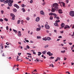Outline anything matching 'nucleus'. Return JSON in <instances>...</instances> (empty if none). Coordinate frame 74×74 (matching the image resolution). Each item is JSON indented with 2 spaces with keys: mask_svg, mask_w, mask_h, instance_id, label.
I'll return each instance as SVG.
<instances>
[{
  "mask_svg": "<svg viewBox=\"0 0 74 74\" xmlns=\"http://www.w3.org/2000/svg\"><path fill=\"white\" fill-rule=\"evenodd\" d=\"M56 18L57 19H59V17H57Z\"/></svg>",
  "mask_w": 74,
  "mask_h": 74,
  "instance_id": "nucleus-53",
  "label": "nucleus"
},
{
  "mask_svg": "<svg viewBox=\"0 0 74 74\" xmlns=\"http://www.w3.org/2000/svg\"><path fill=\"white\" fill-rule=\"evenodd\" d=\"M13 11H14V12H16L17 11V10L15 8L13 9Z\"/></svg>",
  "mask_w": 74,
  "mask_h": 74,
  "instance_id": "nucleus-16",
  "label": "nucleus"
},
{
  "mask_svg": "<svg viewBox=\"0 0 74 74\" xmlns=\"http://www.w3.org/2000/svg\"><path fill=\"white\" fill-rule=\"evenodd\" d=\"M55 10H56V9H55V8H52L51 12H55Z\"/></svg>",
  "mask_w": 74,
  "mask_h": 74,
  "instance_id": "nucleus-9",
  "label": "nucleus"
},
{
  "mask_svg": "<svg viewBox=\"0 0 74 74\" xmlns=\"http://www.w3.org/2000/svg\"><path fill=\"white\" fill-rule=\"evenodd\" d=\"M48 47H49V45H46V46H45L44 48H48Z\"/></svg>",
  "mask_w": 74,
  "mask_h": 74,
  "instance_id": "nucleus-23",
  "label": "nucleus"
},
{
  "mask_svg": "<svg viewBox=\"0 0 74 74\" xmlns=\"http://www.w3.org/2000/svg\"><path fill=\"white\" fill-rule=\"evenodd\" d=\"M51 67H54V66H53V64H51Z\"/></svg>",
  "mask_w": 74,
  "mask_h": 74,
  "instance_id": "nucleus-54",
  "label": "nucleus"
},
{
  "mask_svg": "<svg viewBox=\"0 0 74 74\" xmlns=\"http://www.w3.org/2000/svg\"><path fill=\"white\" fill-rule=\"evenodd\" d=\"M6 30H8V29H9L8 27L7 26L6 27Z\"/></svg>",
  "mask_w": 74,
  "mask_h": 74,
  "instance_id": "nucleus-40",
  "label": "nucleus"
},
{
  "mask_svg": "<svg viewBox=\"0 0 74 74\" xmlns=\"http://www.w3.org/2000/svg\"><path fill=\"white\" fill-rule=\"evenodd\" d=\"M69 15L72 17L74 16V11H70L69 12Z\"/></svg>",
  "mask_w": 74,
  "mask_h": 74,
  "instance_id": "nucleus-3",
  "label": "nucleus"
},
{
  "mask_svg": "<svg viewBox=\"0 0 74 74\" xmlns=\"http://www.w3.org/2000/svg\"><path fill=\"white\" fill-rule=\"evenodd\" d=\"M58 38H62V36H58Z\"/></svg>",
  "mask_w": 74,
  "mask_h": 74,
  "instance_id": "nucleus-32",
  "label": "nucleus"
},
{
  "mask_svg": "<svg viewBox=\"0 0 74 74\" xmlns=\"http://www.w3.org/2000/svg\"><path fill=\"white\" fill-rule=\"evenodd\" d=\"M38 26L39 27V28H41V26L40 25H38Z\"/></svg>",
  "mask_w": 74,
  "mask_h": 74,
  "instance_id": "nucleus-44",
  "label": "nucleus"
},
{
  "mask_svg": "<svg viewBox=\"0 0 74 74\" xmlns=\"http://www.w3.org/2000/svg\"><path fill=\"white\" fill-rule=\"evenodd\" d=\"M18 55L19 56H20L21 55H21V53H18Z\"/></svg>",
  "mask_w": 74,
  "mask_h": 74,
  "instance_id": "nucleus-63",
  "label": "nucleus"
},
{
  "mask_svg": "<svg viewBox=\"0 0 74 74\" xmlns=\"http://www.w3.org/2000/svg\"><path fill=\"white\" fill-rule=\"evenodd\" d=\"M70 27L68 25H65L64 27V29H70Z\"/></svg>",
  "mask_w": 74,
  "mask_h": 74,
  "instance_id": "nucleus-7",
  "label": "nucleus"
},
{
  "mask_svg": "<svg viewBox=\"0 0 74 74\" xmlns=\"http://www.w3.org/2000/svg\"><path fill=\"white\" fill-rule=\"evenodd\" d=\"M1 13L2 14H3V13H4V11L3 10H1Z\"/></svg>",
  "mask_w": 74,
  "mask_h": 74,
  "instance_id": "nucleus-36",
  "label": "nucleus"
},
{
  "mask_svg": "<svg viewBox=\"0 0 74 74\" xmlns=\"http://www.w3.org/2000/svg\"><path fill=\"white\" fill-rule=\"evenodd\" d=\"M21 36H22V34L21 33L18 34V37H21Z\"/></svg>",
  "mask_w": 74,
  "mask_h": 74,
  "instance_id": "nucleus-21",
  "label": "nucleus"
},
{
  "mask_svg": "<svg viewBox=\"0 0 74 74\" xmlns=\"http://www.w3.org/2000/svg\"><path fill=\"white\" fill-rule=\"evenodd\" d=\"M65 50H64V51H61V53H64V52H65Z\"/></svg>",
  "mask_w": 74,
  "mask_h": 74,
  "instance_id": "nucleus-28",
  "label": "nucleus"
},
{
  "mask_svg": "<svg viewBox=\"0 0 74 74\" xmlns=\"http://www.w3.org/2000/svg\"><path fill=\"white\" fill-rule=\"evenodd\" d=\"M56 23H58V22H60V20H57L56 21Z\"/></svg>",
  "mask_w": 74,
  "mask_h": 74,
  "instance_id": "nucleus-26",
  "label": "nucleus"
},
{
  "mask_svg": "<svg viewBox=\"0 0 74 74\" xmlns=\"http://www.w3.org/2000/svg\"><path fill=\"white\" fill-rule=\"evenodd\" d=\"M58 60V59L57 58V59L56 60H55V62H57Z\"/></svg>",
  "mask_w": 74,
  "mask_h": 74,
  "instance_id": "nucleus-60",
  "label": "nucleus"
},
{
  "mask_svg": "<svg viewBox=\"0 0 74 74\" xmlns=\"http://www.w3.org/2000/svg\"><path fill=\"white\" fill-rule=\"evenodd\" d=\"M45 4V2H43L42 3V5H44Z\"/></svg>",
  "mask_w": 74,
  "mask_h": 74,
  "instance_id": "nucleus-41",
  "label": "nucleus"
},
{
  "mask_svg": "<svg viewBox=\"0 0 74 74\" xmlns=\"http://www.w3.org/2000/svg\"><path fill=\"white\" fill-rule=\"evenodd\" d=\"M16 8L18 9V8H19V6L17 5L16 7Z\"/></svg>",
  "mask_w": 74,
  "mask_h": 74,
  "instance_id": "nucleus-42",
  "label": "nucleus"
},
{
  "mask_svg": "<svg viewBox=\"0 0 74 74\" xmlns=\"http://www.w3.org/2000/svg\"><path fill=\"white\" fill-rule=\"evenodd\" d=\"M24 6H25V5H24V4H23L21 5V7H24Z\"/></svg>",
  "mask_w": 74,
  "mask_h": 74,
  "instance_id": "nucleus-45",
  "label": "nucleus"
},
{
  "mask_svg": "<svg viewBox=\"0 0 74 74\" xmlns=\"http://www.w3.org/2000/svg\"><path fill=\"white\" fill-rule=\"evenodd\" d=\"M54 32H57V31L56 30H54Z\"/></svg>",
  "mask_w": 74,
  "mask_h": 74,
  "instance_id": "nucleus-62",
  "label": "nucleus"
},
{
  "mask_svg": "<svg viewBox=\"0 0 74 74\" xmlns=\"http://www.w3.org/2000/svg\"><path fill=\"white\" fill-rule=\"evenodd\" d=\"M45 28H46L47 29H49V28H50V27L48 25V24H45Z\"/></svg>",
  "mask_w": 74,
  "mask_h": 74,
  "instance_id": "nucleus-6",
  "label": "nucleus"
},
{
  "mask_svg": "<svg viewBox=\"0 0 74 74\" xmlns=\"http://www.w3.org/2000/svg\"><path fill=\"white\" fill-rule=\"evenodd\" d=\"M46 32L47 33H49V31L48 30H46Z\"/></svg>",
  "mask_w": 74,
  "mask_h": 74,
  "instance_id": "nucleus-58",
  "label": "nucleus"
},
{
  "mask_svg": "<svg viewBox=\"0 0 74 74\" xmlns=\"http://www.w3.org/2000/svg\"><path fill=\"white\" fill-rule=\"evenodd\" d=\"M0 21L1 22H3V20L2 19H0Z\"/></svg>",
  "mask_w": 74,
  "mask_h": 74,
  "instance_id": "nucleus-49",
  "label": "nucleus"
},
{
  "mask_svg": "<svg viewBox=\"0 0 74 74\" xmlns=\"http://www.w3.org/2000/svg\"><path fill=\"white\" fill-rule=\"evenodd\" d=\"M26 19L27 21H29L30 20V18L29 17H27Z\"/></svg>",
  "mask_w": 74,
  "mask_h": 74,
  "instance_id": "nucleus-30",
  "label": "nucleus"
},
{
  "mask_svg": "<svg viewBox=\"0 0 74 74\" xmlns=\"http://www.w3.org/2000/svg\"><path fill=\"white\" fill-rule=\"evenodd\" d=\"M67 59V58H66V57H64V60H66Z\"/></svg>",
  "mask_w": 74,
  "mask_h": 74,
  "instance_id": "nucleus-51",
  "label": "nucleus"
},
{
  "mask_svg": "<svg viewBox=\"0 0 74 74\" xmlns=\"http://www.w3.org/2000/svg\"><path fill=\"white\" fill-rule=\"evenodd\" d=\"M50 54L51 52L50 51H49L47 53V55H50Z\"/></svg>",
  "mask_w": 74,
  "mask_h": 74,
  "instance_id": "nucleus-29",
  "label": "nucleus"
},
{
  "mask_svg": "<svg viewBox=\"0 0 74 74\" xmlns=\"http://www.w3.org/2000/svg\"><path fill=\"white\" fill-rule=\"evenodd\" d=\"M11 16H12V20H15V16L13 14H10Z\"/></svg>",
  "mask_w": 74,
  "mask_h": 74,
  "instance_id": "nucleus-5",
  "label": "nucleus"
},
{
  "mask_svg": "<svg viewBox=\"0 0 74 74\" xmlns=\"http://www.w3.org/2000/svg\"><path fill=\"white\" fill-rule=\"evenodd\" d=\"M26 42H29V41L28 40H27L25 41Z\"/></svg>",
  "mask_w": 74,
  "mask_h": 74,
  "instance_id": "nucleus-59",
  "label": "nucleus"
},
{
  "mask_svg": "<svg viewBox=\"0 0 74 74\" xmlns=\"http://www.w3.org/2000/svg\"><path fill=\"white\" fill-rule=\"evenodd\" d=\"M6 44H7V45H9V43L7 42L6 43Z\"/></svg>",
  "mask_w": 74,
  "mask_h": 74,
  "instance_id": "nucleus-47",
  "label": "nucleus"
},
{
  "mask_svg": "<svg viewBox=\"0 0 74 74\" xmlns=\"http://www.w3.org/2000/svg\"><path fill=\"white\" fill-rule=\"evenodd\" d=\"M38 56H40V55H41L42 54V53L40 52H38Z\"/></svg>",
  "mask_w": 74,
  "mask_h": 74,
  "instance_id": "nucleus-18",
  "label": "nucleus"
},
{
  "mask_svg": "<svg viewBox=\"0 0 74 74\" xmlns=\"http://www.w3.org/2000/svg\"><path fill=\"white\" fill-rule=\"evenodd\" d=\"M53 16H58V15L56 14L55 13H53Z\"/></svg>",
  "mask_w": 74,
  "mask_h": 74,
  "instance_id": "nucleus-31",
  "label": "nucleus"
},
{
  "mask_svg": "<svg viewBox=\"0 0 74 74\" xmlns=\"http://www.w3.org/2000/svg\"><path fill=\"white\" fill-rule=\"evenodd\" d=\"M18 5L17 4H14V7H16Z\"/></svg>",
  "mask_w": 74,
  "mask_h": 74,
  "instance_id": "nucleus-37",
  "label": "nucleus"
},
{
  "mask_svg": "<svg viewBox=\"0 0 74 74\" xmlns=\"http://www.w3.org/2000/svg\"><path fill=\"white\" fill-rule=\"evenodd\" d=\"M46 52L47 51L46 50H45V51L42 52V53H43V54H44V55H45Z\"/></svg>",
  "mask_w": 74,
  "mask_h": 74,
  "instance_id": "nucleus-15",
  "label": "nucleus"
},
{
  "mask_svg": "<svg viewBox=\"0 0 74 74\" xmlns=\"http://www.w3.org/2000/svg\"><path fill=\"white\" fill-rule=\"evenodd\" d=\"M47 40H48V41H50V40H52V39L49 38V37H48L47 38Z\"/></svg>",
  "mask_w": 74,
  "mask_h": 74,
  "instance_id": "nucleus-11",
  "label": "nucleus"
},
{
  "mask_svg": "<svg viewBox=\"0 0 74 74\" xmlns=\"http://www.w3.org/2000/svg\"><path fill=\"white\" fill-rule=\"evenodd\" d=\"M74 25H73L72 26V29H74Z\"/></svg>",
  "mask_w": 74,
  "mask_h": 74,
  "instance_id": "nucleus-61",
  "label": "nucleus"
},
{
  "mask_svg": "<svg viewBox=\"0 0 74 74\" xmlns=\"http://www.w3.org/2000/svg\"><path fill=\"white\" fill-rule=\"evenodd\" d=\"M50 58H51V59H53V58H54V57H51Z\"/></svg>",
  "mask_w": 74,
  "mask_h": 74,
  "instance_id": "nucleus-52",
  "label": "nucleus"
},
{
  "mask_svg": "<svg viewBox=\"0 0 74 74\" xmlns=\"http://www.w3.org/2000/svg\"><path fill=\"white\" fill-rule=\"evenodd\" d=\"M53 15V13L51 12L50 13H49V15Z\"/></svg>",
  "mask_w": 74,
  "mask_h": 74,
  "instance_id": "nucleus-34",
  "label": "nucleus"
},
{
  "mask_svg": "<svg viewBox=\"0 0 74 74\" xmlns=\"http://www.w3.org/2000/svg\"><path fill=\"white\" fill-rule=\"evenodd\" d=\"M67 73L68 74H70V72H69V71H67Z\"/></svg>",
  "mask_w": 74,
  "mask_h": 74,
  "instance_id": "nucleus-64",
  "label": "nucleus"
},
{
  "mask_svg": "<svg viewBox=\"0 0 74 74\" xmlns=\"http://www.w3.org/2000/svg\"><path fill=\"white\" fill-rule=\"evenodd\" d=\"M14 1H11V0H6L3 1L4 3L6 4V3H8V5L10 7H11L12 5V3H13Z\"/></svg>",
  "mask_w": 74,
  "mask_h": 74,
  "instance_id": "nucleus-1",
  "label": "nucleus"
},
{
  "mask_svg": "<svg viewBox=\"0 0 74 74\" xmlns=\"http://www.w3.org/2000/svg\"><path fill=\"white\" fill-rule=\"evenodd\" d=\"M21 10L23 11V12H25V8H23Z\"/></svg>",
  "mask_w": 74,
  "mask_h": 74,
  "instance_id": "nucleus-22",
  "label": "nucleus"
},
{
  "mask_svg": "<svg viewBox=\"0 0 74 74\" xmlns=\"http://www.w3.org/2000/svg\"><path fill=\"white\" fill-rule=\"evenodd\" d=\"M58 3L59 4H60L61 6H62V5H61L62 4L63 5V7L65 6V3L63 2H59Z\"/></svg>",
  "mask_w": 74,
  "mask_h": 74,
  "instance_id": "nucleus-4",
  "label": "nucleus"
},
{
  "mask_svg": "<svg viewBox=\"0 0 74 74\" xmlns=\"http://www.w3.org/2000/svg\"><path fill=\"white\" fill-rule=\"evenodd\" d=\"M64 23H62L61 25V26L62 27H64Z\"/></svg>",
  "mask_w": 74,
  "mask_h": 74,
  "instance_id": "nucleus-12",
  "label": "nucleus"
},
{
  "mask_svg": "<svg viewBox=\"0 0 74 74\" xmlns=\"http://www.w3.org/2000/svg\"><path fill=\"white\" fill-rule=\"evenodd\" d=\"M57 59L58 60H60V58L59 57H57Z\"/></svg>",
  "mask_w": 74,
  "mask_h": 74,
  "instance_id": "nucleus-38",
  "label": "nucleus"
},
{
  "mask_svg": "<svg viewBox=\"0 0 74 74\" xmlns=\"http://www.w3.org/2000/svg\"><path fill=\"white\" fill-rule=\"evenodd\" d=\"M37 38L38 39H41V37L40 36H37Z\"/></svg>",
  "mask_w": 74,
  "mask_h": 74,
  "instance_id": "nucleus-27",
  "label": "nucleus"
},
{
  "mask_svg": "<svg viewBox=\"0 0 74 74\" xmlns=\"http://www.w3.org/2000/svg\"><path fill=\"white\" fill-rule=\"evenodd\" d=\"M27 54H28V55H32V54H31L29 53H27Z\"/></svg>",
  "mask_w": 74,
  "mask_h": 74,
  "instance_id": "nucleus-50",
  "label": "nucleus"
},
{
  "mask_svg": "<svg viewBox=\"0 0 74 74\" xmlns=\"http://www.w3.org/2000/svg\"><path fill=\"white\" fill-rule=\"evenodd\" d=\"M41 30V28H36V31L37 32H38V31H40V30Z\"/></svg>",
  "mask_w": 74,
  "mask_h": 74,
  "instance_id": "nucleus-14",
  "label": "nucleus"
},
{
  "mask_svg": "<svg viewBox=\"0 0 74 74\" xmlns=\"http://www.w3.org/2000/svg\"><path fill=\"white\" fill-rule=\"evenodd\" d=\"M69 45H71L72 44H73V43H69Z\"/></svg>",
  "mask_w": 74,
  "mask_h": 74,
  "instance_id": "nucleus-55",
  "label": "nucleus"
},
{
  "mask_svg": "<svg viewBox=\"0 0 74 74\" xmlns=\"http://www.w3.org/2000/svg\"><path fill=\"white\" fill-rule=\"evenodd\" d=\"M4 20H5V21H8V19H7V18H4Z\"/></svg>",
  "mask_w": 74,
  "mask_h": 74,
  "instance_id": "nucleus-33",
  "label": "nucleus"
},
{
  "mask_svg": "<svg viewBox=\"0 0 74 74\" xmlns=\"http://www.w3.org/2000/svg\"><path fill=\"white\" fill-rule=\"evenodd\" d=\"M40 21V17H37L36 20V22H38Z\"/></svg>",
  "mask_w": 74,
  "mask_h": 74,
  "instance_id": "nucleus-10",
  "label": "nucleus"
},
{
  "mask_svg": "<svg viewBox=\"0 0 74 74\" xmlns=\"http://www.w3.org/2000/svg\"><path fill=\"white\" fill-rule=\"evenodd\" d=\"M33 1V0H31L30 2V3H32Z\"/></svg>",
  "mask_w": 74,
  "mask_h": 74,
  "instance_id": "nucleus-48",
  "label": "nucleus"
},
{
  "mask_svg": "<svg viewBox=\"0 0 74 74\" xmlns=\"http://www.w3.org/2000/svg\"><path fill=\"white\" fill-rule=\"evenodd\" d=\"M58 12L59 14H62V13H63V12H62V10L61 9H60L58 10Z\"/></svg>",
  "mask_w": 74,
  "mask_h": 74,
  "instance_id": "nucleus-8",
  "label": "nucleus"
},
{
  "mask_svg": "<svg viewBox=\"0 0 74 74\" xmlns=\"http://www.w3.org/2000/svg\"><path fill=\"white\" fill-rule=\"evenodd\" d=\"M52 55H53V54L52 53H50L49 55V56H52Z\"/></svg>",
  "mask_w": 74,
  "mask_h": 74,
  "instance_id": "nucleus-46",
  "label": "nucleus"
},
{
  "mask_svg": "<svg viewBox=\"0 0 74 74\" xmlns=\"http://www.w3.org/2000/svg\"><path fill=\"white\" fill-rule=\"evenodd\" d=\"M7 9H8V10H10V8L9 7H8L7 8Z\"/></svg>",
  "mask_w": 74,
  "mask_h": 74,
  "instance_id": "nucleus-57",
  "label": "nucleus"
},
{
  "mask_svg": "<svg viewBox=\"0 0 74 74\" xmlns=\"http://www.w3.org/2000/svg\"><path fill=\"white\" fill-rule=\"evenodd\" d=\"M53 8H55L56 11H57L59 9L58 7V3H55L53 4Z\"/></svg>",
  "mask_w": 74,
  "mask_h": 74,
  "instance_id": "nucleus-2",
  "label": "nucleus"
},
{
  "mask_svg": "<svg viewBox=\"0 0 74 74\" xmlns=\"http://www.w3.org/2000/svg\"><path fill=\"white\" fill-rule=\"evenodd\" d=\"M0 48H1V49H3V44H1V45L0 46Z\"/></svg>",
  "mask_w": 74,
  "mask_h": 74,
  "instance_id": "nucleus-17",
  "label": "nucleus"
},
{
  "mask_svg": "<svg viewBox=\"0 0 74 74\" xmlns=\"http://www.w3.org/2000/svg\"><path fill=\"white\" fill-rule=\"evenodd\" d=\"M60 33H61V34H63V31H60Z\"/></svg>",
  "mask_w": 74,
  "mask_h": 74,
  "instance_id": "nucleus-56",
  "label": "nucleus"
},
{
  "mask_svg": "<svg viewBox=\"0 0 74 74\" xmlns=\"http://www.w3.org/2000/svg\"><path fill=\"white\" fill-rule=\"evenodd\" d=\"M27 49H30V47H29V46L28 45H27Z\"/></svg>",
  "mask_w": 74,
  "mask_h": 74,
  "instance_id": "nucleus-35",
  "label": "nucleus"
},
{
  "mask_svg": "<svg viewBox=\"0 0 74 74\" xmlns=\"http://www.w3.org/2000/svg\"><path fill=\"white\" fill-rule=\"evenodd\" d=\"M50 19H51V20H52L53 19V17H52V15L50 16Z\"/></svg>",
  "mask_w": 74,
  "mask_h": 74,
  "instance_id": "nucleus-25",
  "label": "nucleus"
},
{
  "mask_svg": "<svg viewBox=\"0 0 74 74\" xmlns=\"http://www.w3.org/2000/svg\"><path fill=\"white\" fill-rule=\"evenodd\" d=\"M71 48L72 50H73V48H74V47L72 46H71Z\"/></svg>",
  "mask_w": 74,
  "mask_h": 74,
  "instance_id": "nucleus-43",
  "label": "nucleus"
},
{
  "mask_svg": "<svg viewBox=\"0 0 74 74\" xmlns=\"http://www.w3.org/2000/svg\"><path fill=\"white\" fill-rule=\"evenodd\" d=\"M20 22H21V20H18V21H17V24H20Z\"/></svg>",
  "mask_w": 74,
  "mask_h": 74,
  "instance_id": "nucleus-24",
  "label": "nucleus"
},
{
  "mask_svg": "<svg viewBox=\"0 0 74 74\" xmlns=\"http://www.w3.org/2000/svg\"><path fill=\"white\" fill-rule=\"evenodd\" d=\"M43 40H45V41H47V37H45L42 39Z\"/></svg>",
  "mask_w": 74,
  "mask_h": 74,
  "instance_id": "nucleus-20",
  "label": "nucleus"
},
{
  "mask_svg": "<svg viewBox=\"0 0 74 74\" xmlns=\"http://www.w3.org/2000/svg\"><path fill=\"white\" fill-rule=\"evenodd\" d=\"M40 14L41 15H44V12L43 10H41L40 11Z\"/></svg>",
  "mask_w": 74,
  "mask_h": 74,
  "instance_id": "nucleus-13",
  "label": "nucleus"
},
{
  "mask_svg": "<svg viewBox=\"0 0 74 74\" xmlns=\"http://www.w3.org/2000/svg\"><path fill=\"white\" fill-rule=\"evenodd\" d=\"M54 25L56 26H59V25H58V23H55L54 24Z\"/></svg>",
  "mask_w": 74,
  "mask_h": 74,
  "instance_id": "nucleus-19",
  "label": "nucleus"
},
{
  "mask_svg": "<svg viewBox=\"0 0 74 74\" xmlns=\"http://www.w3.org/2000/svg\"><path fill=\"white\" fill-rule=\"evenodd\" d=\"M37 70L36 69H35L34 70V71H33V72L34 73V72H37Z\"/></svg>",
  "mask_w": 74,
  "mask_h": 74,
  "instance_id": "nucleus-39",
  "label": "nucleus"
}]
</instances>
